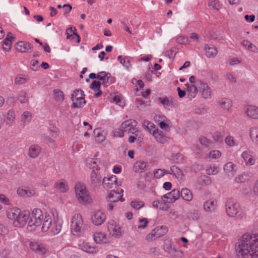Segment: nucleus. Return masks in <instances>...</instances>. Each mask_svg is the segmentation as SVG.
Returning <instances> with one entry per match:
<instances>
[{
	"label": "nucleus",
	"instance_id": "3",
	"mask_svg": "<svg viewBox=\"0 0 258 258\" xmlns=\"http://www.w3.org/2000/svg\"><path fill=\"white\" fill-rule=\"evenodd\" d=\"M43 218L44 216L41 210L38 208L34 209L28 221V227L31 228L29 230H34L36 227L40 226Z\"/></svg>",
	"mask_w": 258,
	"mask_h": 258
},
{
	"label": "nucleus",
	"instance_id": "32",
	"mask_svg": "<svg viewBox=\"0 0 258 258\" xmlns=\"http://www.w3.org/2000/svg\"><path fill=\"white\" fill-rule=\"evenodd\" d=\"M41 151V149L39 146L33 145L29 148L28 155L32 158H35L39 155Z\"/></svg>",
	"mask_w": 258,
	"mask_h": 258
},
{
	"label": "nucleus",
	"instance_id": "19",
	"mask_svg": "<svg viewBox=\"0 0 258 258\" xmlns=\"http://www.w3.org/2000/svg\"><path fill=\"white\" fill-rule=\"evenodd\" d=\"M180 197V191L178 189H174L171 192L162 196L163 198L169 200V203H172Z\"/></svg>",
	"mask_w": 258,
	"mask_h": 258
},
{
	"label": "nucleus",
	"instance_id": "46",
	"mask_svg": "<svg viewBox=\"0 0 258 258\" xmlns=\"http://www.w3.org/2000/svg\"><path fill=\"white\" fill-rule=\"evenodd\" d=\"M250 137L253 142L258 144V127H253L250 128Z\"/></svg>",
	"mask_w": 258,
	"mask_h": 258
},
{
	"label": "nucleus",
	"instance_id": "14",
	"mask_svg": "<svg viewBox=\"0 0 258 258\" xmlns=\"http://www.w3.org/2000/svg\"><path fill=\"white\" fill-rule=\"evenodd\" d=\"M30 248L36 253L43 255L46 252L44 245L39 242H31L30 243Z\"/></svg>",
	"mask_w": 258,
	"mask_h": 258
},
{
	"label": "nucleus",
	"instance_id": "60",
	"mask_svg": "<svg viewBox=\"0 0 258 258\" xmlns=\"http://www.w3.org/2000/svg\"><path fill=\"white\" fill-rule=\"evenodd\" d=\"M101 82L98 81H93L90 85V88L94 91H99L100 88Z\"/></svg>",
	"mask_w": 258,
	"mask_h": 258
},
{
	"label": "nucleus",
	"instance_id": "50",
	"mask_svg": "<svg viewBox=\"0 0 258 258\" xmlns=\"http://www.w3.org/2000/svg\"><path fill=\"white\" fill-rule=\"evenodd\" d=\"M221 156V153L219 150H213L209 152L207 157L210 160L217 159Z\"/></svg>",
	"mask_w": 258,
	"mask_h": 258
},
{
	"label": "nucleus",
	"instance_id": "1",
	"mask_svg": "<svg viewBox=\"0 0 258 258\" xmlns=\"http://www.w3.org/2000/svg\"><path fill=\"white\" fill-rule=\"evenodd\" d=\"M236 250L243 258H258V234L242 235Z\"/></svg>",
	"mask_w": 258,
	"mask_h": 258
},
{
	"label": "nucleus",
	"instance_id": "43",
	"mask_svg": "<svg viewBox=\"0 0 258 258\" xmlns=\"http://www.w3.org/2000/svg\"><path fill=\"white\" fill-rule=\"evenodd\" d=\"M54 187L62 192H66L68 189V187L66 182L59 180L55 183Z\"/></svg>",
	"mask_w": 258,
	"mask_h": 258
},
{
	"label": "nucleus",
	"instance_id": "55",
	"mask_svg": "<svg viewBox=\"0 0 258 258\" xmlns=\"http://www.w3.org/2000/svg\"><path fill=\"white\" fill-rule=\"evenodd\" d=\"M208 6L211 9L218 11L220 8V4L218 0H209Z\"/></svg>",
	"mask_w": 258,
	"mask_h": 258
},
{
	"label": "nucleus",
	"instance_id": "30",
	"mask_svg": "<svg viewBox=\"0 0 258 258\" xmlns=\"http://www.w3.org/2000/svg\"><path fill=\"white\" fill-rule=\"evenodd\" d=\"M224 170L228 176H232L236 171V166L233 163L229 162L224 165Z\"/></svg>",
	"mask_w": 258,
	"mask_h": 258
},
{
	"label": "nucleus",
	"instance_id": "54",
	"mask_svg": "<svg viewBox=\"0 0 258 258\" xmlns=\"http://www.w3.org/2000/svg\"><path fill=\"white\" fill-rule=\"evenodd\" d=\"M117 59L119 60L120 63L127 69L131 67V64L128 57L122 58V56L119 55L118 56Z\"/></svg>",
	"mask_w": 258,
	"mask_h": 258
},
{
	"label": "nucleus",
	"instance_id": "12",
	"mask_svg": "<svg viewBox=\"0 0 258 258\" xmlns=\"http://www.w3.org/2000/svg\"><path fill=\"white\" fill-rule=\"evenodd\" d=\"M197 82L198 84L200 85L199 87L202 91L203 97L205 99L211 98L212 97V90L208 84L200 80H197Z\"/></svg>",
	"mask_w": 258,
	"mask_h": 258
},
{
	"label": "nucleus",
	"instance_id": "28",
	"mask_svg": "<svg viewBox=\"0 0 258 258\" xmlns=\"http://www.w3.org/2000/svg\"><path fill=\"white\" fill-rule=\"evenodd\" d=\"M241 157L246 165H252L255 163V159L249 151H244L241 154Z\"/></svg>",
	"mask_w": 258,
	"mask_h": 258
},
{
	"label": "nucleus",
	"instance_id": "58",
	"mask_svg": "<svg viewBox=\"0 0 258 258\" xmlns=\"http://www.w3.org/2000/svg\"><path fill=\"white\" fill-rule=\"evenodd\" d=\"M219 169L215 166H210L206 170V173L208 175H215L219 172Z\"/></svg>",
	"mask_w": 258,
	"mask_h": 258
},
{
	"label": "nucleus",
	"instance_id": "41",
	"mask_svg": "<svg viewBox=\"0 0 258 258\" xmlns=\"http://www.w3.org/2000/svg\"><path fill=\"white\" fill-rule=\"evenodd\" d=\"M186 85L187 88L188 96L191 98H195L198 92L197 87L194 85H189L188 84Z\"/></svg>",
	"mask_w": 258,
	"mask_h": 258
},
{
	"label": "nucleus",
	"instance_id": "53",
	"mask_svg": "<svg viewBox=\"0 0 258 258\" xmlns=\"http://www.w3.org/2000/svg\"><path fill=\"white\" fill-rule=\"evenodd\" d=\"M226 144L230 146L233 147L234 146L238 145V143L237 140H236L234 137L232 136H228L225 138V140Z\"/></svg>",
	"mask_w": 258,
	"mask_h": 258
},
{
	"label": "nucleus",
	"instance_id": "13",
	"mask_svg": "<svg viewBox=\"0 0 258 258\" xmlns=\"http://www.w3.org/2000/svg\"><path fill=\"white\" fill-rule=\"evenodd\" d=\"M164 249L171 256H177L178 257H181L183 255L182 250H177L172 247V244L170 241H167L164 243Z\"/></svg>",
	"mask_w": 258,
	"mask_h": 258
},
{
	"label": "nucleus",
	"instance_id": "63",
	"mask_svg": "<svg viewBox=\"0 0 258 258\" xmlns=\"http://www.w3.org/2000/svg\"><path fill=\"white\" fill-rule=\"evenodd\" d=\"M195 112L199 114H204L207 112V108L203 105L197 107L195 109Z\"/></svg>",
	"mask_w": 258,
	"mask_h": 258
},
{
	"label": "nucleus",
	"instance_id": "20",
	"mask_svg": "<svg viewBox=\"0 0 258 258\" xmlns=\"http://www.w3.org/2000/svg\"><path fill=\"white\" fill-rule=\"evenodd\" d=\"M79 248L82 250L91 253H96L98 250L95 246H92L89 243L83 242L79 244Z\"/></svg>",
	"mask_w": 258,
	"mask_h": 258
},
{
	"label": "nucleus",
	"instance_id": "18",
	"mask_svg": "<svg viewBox=\"0 0 258 258\" xmlns=\"http://www.w3.org/2000/svg\"><path fill=\"white\" fill-rule=\"evenodd\" d=\"M17 194L19 196L24 198H29L35 195V190L33 188H18L17 189Z\"/></svg>",
	"mask_w": 258,
	"mask_h": 258
},
{
	"label": "nucleus",
	"instance_id": "42",
	"mask_svg": "<svg viewBox=\"0 0 258 258\" xmlns=\"http://www.w3.org/2000/svg\"><path fill=\"white\" fill-rule=\"evenodd\" d=\"M20 209L18 208H12L8 210L7 212V217L9 219L14 220L17 216L19 215L21 212Z\"/></svg>",
	"mask_w": 258,
	"mask_h": 258
},
{
	"label": "nucleus",
	"instance_id": "56",
	"mask_svg": "<svg viewBox=\"0 0 258 258\" xmlns=\"http://www.w3.org/2000/svg\"><path fill=\"white\" fill-rule=\"evenodd\" d=\"M199 141L202 145L206 147H210L212 143V141L205 137H201L199 138Z\"/></svg>",
	"mask_w": 258,
	"mask_h": 258
},
{
	"label": "nucleus",
	"instance_id": "39",
	"mask_svg": "<svg viewBox=\"0 0 258 258\" xmlns=\"http://www.w3.org/2000/svg\"><path fill=\"white\" fill-rule=\"evenodd\" d=\"M157 99V101L163 106L164 108H168L170 107H172L173 105L172 100H170L169 98L167 97H158Z\"/></svg>",
	"mask_w": 258,
	"mask_h": 258
},
{
	"label": "nucleus",
	"instance_id": "9",
	"mask_svg": "<svg viewBox=\"0 0 258 258\" xmlns=\"http://www.w3.org/2000/svg\"><path fill=\"white\" fill-rule=\"evenodd\" d=\"M29 218V215L26 211L20 212L19 215L17 216L13 220V225L17 227H21L25 225L26 221Z\"/></svg>",
	"mask_w": 258,
	"mask_h": 258
},
{
	"label": "nucleus",
	"instance_id": "26",
	"mask_svg": "<svg viewBox=\"0 0 258 258\" xmlns=\"http://www.w3.org/2000/svg\"><path fill=\"white\" fill-rule=\"evenodd\" d=\"M93 237L94 241L97 243H106L109 241L106 234L101 232L95 233Z\"/></svg>",
	"mask_w": 258,
	"mask_h": 258
},
{
	"label": "nucleus",
	"instance_id": "31",
	"mask_svg": "<svg viewBox=\"0 0 258 258\" xmlns=\"http://www.w3.org/2000/svg\"><path fill=\"white\" fill-rule=\"evenodd\" d=\"M217 207V202L213 200H209L206 201L204 204V210L208 212L214 211Z\"/></svg>",
	"mask_w": 258,
	"mask_h": 258
},
{
	"label": "nucleus",
	"instance_id": "29",
	"mask_svg": "<svg viewBox=\"0 0 258 258\" xmlns=\"http://www.w3.org/2000/svg\"><path fill=\"white\" fill-rule=\"evenodd\" d=\"M91 181L92 184L97 186L99 184L101 181L102 177L98 172V169L96 170H93L90 175Z\"/></svg>",
	"mask_w": 258,
	"mask_h": 258
},
{
	"label": "nucleus",
	"instance_id": "2",
	"mask_svg": "<svg viewBox=\"0 0 258 258\" xmlns=\"http://www.w3.org/2000/svg\"><path fill=\"white\" fill-rule=\"evenodd\" d=\"M225 210L227 215L231 217L242 219L246 215L245 208L235 200L229 198L225 202Z\"/></svg>",
	"mask_w": 258,
	"mask_h": 258
},
{
	"label": "nucleus",
	"instance_id": "23",
	"mask_svg": "<svg viewBox=\"0 0 258 258\" xmlns=\"http://www.w3.org/2000/svg\"><path fill=\"white\" fill-rule=\"evenodd\" d=\"M111 78V74L104 71L99 72L97 74V78L99 80L101 83L104 85L109 84V79Z\"/></svg>",
	"mask_w": 258,
	"mask_h": 258
},
{
	"label": "nucleus",
	"instance_id": "45",
	"mask_svg": "<svg viewBox=\"0 0 258 258\" xmlns=\"http://www.w3.org/2000/svg\"><path fill=\"white\" fill-rule=\"evenodd\" d=\"M170 159L173 163L180 164L183 162V156L179 153L173 154Z\"/></svg>",
	"mask_w": 258,
	"mask_h": 258
},
{
	"label": "nucleus",
	"instance_id": "59",
	"mask_svg": "<svg viewBox=\"0 0 258 258\" xmlns=\"http://www.w3.org/2000/svg\"><path fill=\"white\" fill-rule=\"evenodd\" d=\"M131 206L136 210H139L144 206V203L142 201H132L131 203Z\"/></svg>",
	"mask_w": 258,
	"mask_h": 258
},
{
	"label": "nucleus",
	"instance_id": "49",
	"mask_svg": "<svg viewBox=\"0 0 258 258\" xmlns=\"http://www.w3.org/2000/svg\"><path fill=\"white\" fill-rule=\"evenodd\" d=\"M169 173L168 170L161 169H156L153 171L154 176L156 178H160Z\"/></svg>",
	"mask_w": 258,
	"mask_h": 258
},
{
	"label": "nucleus",
	"instance_id": "57",
	"mask_svg": "<svg viewBox=\"0 0 258 258\" xmlns=\"http://www.w3.org/2000/svg\"><path fill=\"white\" fill-rule=\"evenodd\" d=\"M27 93L24 91H21L19 93L18 99L21 103H25L28 101L26 98Z\"/></svg>",
	"mask_w": 258,
	"mask_h": 258
},
{
	"label": "nucleus",
	"instance_id": "21",
	"mask_svg": "<svg viewBox=\"0 0 258 258\" xmlns=\"http://www.w3.org/2000/svg\"><path fill=\"white\" fill-rule=\"evenodd\" d=\"M15 39V37L11 32H9L7 34V37L5 39L3 42V48L4 50L9 51L11 48L12 44V40Z\"/></svg>",
	"mask_w": 258,
	"mask_h": 258
},
{
	"label": "nucleus",
	"instance_id": "48",
	"mask_svg": "<svg viewBox=\"0 0 258 258\" xmlns=\"http://www.w3.org/2000/svg\"><path fill=\"white\" fill-rule=\"evenodd\" d=\"M249 178V174L247 173L244 172L236 177L235 181L237 183H243L248 180Z\"/></svg>",
	"mask_w": 258,
	"mask_h": 258
},
{
	"label": "nucleus",
	"instance_id": "40",
	"mask_svg": "<svg viewBox=\"0 0 258 258\" xmlns=\"http://www.w3.org/2000/svg\"><path fill=\"white\" fill-rule=\"evenodd\" d=\"M153 231L155 234L156 237H160L165 235L168 231V229L166 226H161L157 227Z\"/></svg>",
	"mask_w": 258,
	"mask_h": 258
},
{
	"label": "nucleus",
	"instance_id": "17",
	"mask_svg": "<svg viewBox=\"0 0 258 258\" xmlns=\"http://www.w3.org/2000/svg\"><path fill=\"white\" fill-rule=\"evenodd\" d=\"M4 121L6 124L12 125L16 119V113L13 109L9 110L4 115Z\"/></svg>",
	"mask_w": 258,
	"mask_h": 258
},
{
	"label": "nucleus",
	"instance_id": "5",
	"mask_svg": "<svg viewBox=\"0 0 258 258\" xmlns=\"http://www.w3.org/2000/svg\"><path fill=\"white\" fill-rule=\"evenodd\" d=\"M71 232L74 235L79 236L83 231V221L80 214H76L72 219Z\"/></svg>",
	"mask_w": 258,
	"mask_h": 258
},
{
	"label": "nucleus",
	"instance_id": "15",
	"mask_svg": "<svg viewBox=\"0 0 258 258\" xmlns=\"http://www.w3.org/2000/svg\"><path fill=\"white\" fill-rule=\"evenodd\" d=\"M16 49L20 52H27L32 51L33 46L29 42L25 41H19L16 44Z\"/></svg>",
	"mask_w": 258,
	"mask_h": 258
},
{
	"label": "nucleus",
	"instance_id": "8",
	"mask_svg": "<svg viewBox=\"0 0 258 258\" xmlns=\"http://www.w3.org/2000/svg\"><path fill=\"white\" fill-rule=\"evenodd\" d=\"M29 218V215L26 211L20 212L19 215L17 216L13 220V225L17 227H21L25 225L26 221Z\"/></svg>",
	"mask_w": 258,
	"mask_h": 258
},
{
	"label": "nucleus",
	"instance_id": "38",
	"mask_svg": "<svg viewBox=\"0 0 258 258\" xmlns=\"http://www.w3.org/2000/svg\"><path fill=\"white\" fill-rule=\"evenodd\" d=\"M122 195L114 190H111L108 196V201L111 203H116L121 198Z\"/></svg>",
	"mask_w": 258,
	"mask_h": 258
},
{
	"label": "nucleus",
	"instance_id": "22",
	"mask_svg": "<svg viewBox=\"0 0 258 258\" xmlns=\"http://www.w3.org/2000/svg\"><path fill=\"white\" fill-rule=\"evenodd\" d=\"M245 112L249 117L253 119H258V108L257 107L253 105L248 106Z\"/></svg>",
	"mask_w": 258,
	"mask_h": 258
},
{
	"label": "nucleus",
	"instance_id": "25",
	"mask_svg": "<svg viewBox=\"0 0 258 258\" xmlns=\"http://www.w3.org/2000/svg\"><path fill=\"white\" fill-rule=\"evenodd\" d=\"M147 166L146 162L143 161H138L134 164L133 170L135 172L142 173L145 171Z\"/></svg>",
	"mask_w": 258,
	"mask_h": 258
},
{
	"label": "nucleus",
	"instance_id": "7",
	"mask_svg": "<svg viewBox=\"0 0 258 258\" xmlns=\"http://www.w3.org/2000/svg\"><path fill=\"white\" fill-rule=\"evenodd\" d=\"M137 125V122L134 119H129L123 122L120 126L122 132H127L129 134H133L138 136L140 132L136 126Z\"/></svg>",
	"mask_w": 258,
	"mask_h": 258
},
{
	"label": "nucleus",
	"instance_id": "62",
	"mask_svg": "<svg viewBox=\"0 0 258 258\" xmlns=\"http://www.w3.org/2000/svg\"><path fill=\"white\" fill-rule=\"evenodd\" d=\"M61 229V226L60 224L54 223L51 230L54 235H56L60 232Z\"/></svg>",
	"mask_w": 258,
	"mask_h": 258
},
{
	"label": "nucleus",
	"instance_id": "44",
	"mask_svg": "<svg viewBox=\"0 0 258 258\" xmlns=\"http://www.w3.org/2000/svg\"><path fill=\"white\" fill-rule=\"evenodd\" d=\"M32 116L30 112L26 111L23 113L21 116V121L23 124H26L31 121Z\"/></svg>",
	"mask_w": 258,
	"mask_h": 258
},
{
	"label": "nucleus",
	"instance_id": "47",
	"mask_svg": "<svg viewBox=\"0 0 258 258\" xmlns=\"http://www.w3.org/2000/svg\"><path fill=\"white\" fill-rule=\"evenodd\" d=\"M53 95L55 99L57 102H61L64 99V94L63 92L59 89H54L53 90Z\"/></svg>",
	"mask_w": 258,
	"mask_h": 258
},
{
	"label": "nucleus",
	"instance_id": "51",
	"mask_svg": "<svg viewBox=\"0 0 258 258\" xmlns=\"http://www.w3.org/2000/svg\"><path fill=\"white\" fill-rule=\"evenodd\" d=\"M143 127L147 130L149 132L152 134L153 130H156L155 125L152 122L149 121H145L143 123Z\"/></svg>",
	"mask_w": 258,
	"mask_h": 258
},
{
	"label": "nucleus",
	"instance_id": "6",
	"mask_svg": "<svg viewBox=\"0 0 258 258\" xmlns=\"http://www.w3.org/2000/svg\"><path fill=\"white\" fill-rule=\"evenodd\" d=\"M84 96L85 94L83 90L81 89L74 90L71 98L73 101L71 107L73 108L83 107L86 103Z\"/></svg>",
	"mask_w": 258,
	"mask_h": 258
},
{
	"label": "nucleus",
	"instance_id": "64",
	"mask_svg": "<svg viewBox=\"0 0 258 258\" xmlns=\"http://www.w3.org/2000/svg\"><path fill=\"white\" fill-rule=\"evenodd\" d=\"M39 68V62L37 60L33 59L31 61V68L32 70L36 71L38 70Z\"/></svg>",
	"mask_w": 258,
	"mask_h": 258
},
{
	"label": "nucleus",
	"instance_id": "10",
	"mask_svg": "<svg viewBox=\"0 0 258 258\" xmlns=\"http://www.w3.org/2000/svg\"><path fill=\"white\" fill-rule=\"evenodd\" d=\"M108 230L110 234L113 236L119 237L122 234L120 227L113 220H111L108 222Z\"/></svg>",
	"mask_w": 258,
	"mask_h": 258
},
{
	"label": "nucleus",
	"instance_id": "16",
	"mask_svg": "<svg viewBox=\"0 0 258 258\" xmlns=\"http://www.w3.org/2000/svg\"><path fill=\"white\" fill-rule=\"evenodd\" d=\"M117 177L115 175H112L110 177H104L103 178L102 183L104 188L106 189H111L116 185Z\"/></svg>",
	"mask_w": 258,
	"mask_h": 258
},
{
	"label": "nucleus",
	"instance_id": "36",
	"mask_svg": "<svg viewBox=\"0 0 258 258\" xmlns=\"http://www.w3.org/2000/svg\"><path fill=\"white\" fill-rule=\"evenodd\" d=\"M180 196L182 199L186 201L190 202L192 200V194L188 188H182L180 192Z\"/></svg>",
	"mask_w": 258,
	"mask_h": 258
},
{
	"label": "nucleus",
	"instance_id": "52",
	"mask_svg": "<svg viewBox=\"0 0 258 258\" xmlns=\"http://www.w3.org/2000/svg\"><path fill=\"white\" fill-rule=\"evenodd\" d=\"M168 172H169L168 174H173L176 177H179L182 174L180 169L174 165L171 166L170 170H168Z\"/></svg>",
	"mask_w": 258,
	"mask_h": 258
},
{
	"label": "nucleus",
	"instance_id": "27",
	"mask_svg": "<svg viewBox=\"0 0 258 258\" xmlns=\"http://www.w3.org/2000/svg\"><path fill=\"white\" fill-rule=\"evenodd\" d=\"M97 156L98 153H96L94 158H88L86 159V162L88 167L90 169L97 168L99 164L100 163V160L96 158Z\"/></svg>",
	"mask_w": 258,
	"mask_h": 258
},
{
	"label": "nucleus",
	"instance_id": "4",
	"mask_svg": "<svg viewBox=\"0 0 258 258\" xmlns=\"http://www.w3.org/2000/svg\"><path fill=\"white\" fill-rule=\"evenodd\" d=\"M76 198L79 203L86 204L90 202V198L85 185L83 183H78L75 186Z\"/></svg>",
	"mask_w": 258,
	"mask_h": 258
},
{
	"label": "nucleus",
	"instance_id": "33",
	"mask_svg": "<svg viewBox=\"0 0 258 258\" xmlns=\"http://www.w3.org/2000/svg\"><path fill=\"white\" fill-rule=\"evenodd\" d=\"M43 220L42 230L43 232H46L51 225L52 218L50 215L46 214Z\"/></svg>",
	"mask_w": 258,
	"mask_h": 258
},
{
	"label": "nucleus",
	"instance_id": "37",
	"mask_svg": "<svg viewBox=\"0 0 258 258\" xmlns=\"http://www.w3.org/2000/svg\"><path fill=\"white\" fill-rule=\"evenodd\" d=\"M218 104L221 108L226 110H229L232 106L231 101L227 98H221L219 100Z\"/></svg>",
	"mask_w": 258,
	"mask_h": 258
},
{
	"label": "nucleus",
	"instance_id": "34",
	"mask_svg": "<svg viewBox=\"0 0 258 258\" xmlns=\"http://www.w3.org/2000/svg\"><path fill=\"white\" fill-rule=\"evenodd\" d=\"M152 135L158 142L164 144L166 142V137L162 134V132L158 129L153 130Z\"/></svg>",
	"mask_w": 258,
	"mask_h": 258
},
{
	"label": "nucleus",
	"instance_id": "11",
	"mask_svg": "<svg viewBox=\"0 0 258 258\" xmlns=\"http://www.w3.org/2000/svg\"><path fill=\"white\" fill-rule=\"evenodd\" d=\"M106 218V215L103 212L98 210L94 212L91 217V220L95 225H100L104 223Z\"/></svg>",
	"mask_w": 258,
	"mask_h": 258
},
{
	"label": "nucleus",
	"instance_id": "35",
	"mask_svg": "<svg viewBox=\"0 0 258 258\" xmlns=\"http://www.w3.org/2000/svg\"><path fill=\"white\" fill-rule=\"evenodd\" d=\"M241 44L245 49L255 53L258 52V48L257 47L247 40H243L241 42Z\"/></svg>",
	"mask_w": 258,
	"mask_h": 258
},
{
	"label": "nucleus",
	"instance_id": "24",
	"mask_svg": "<svg viewBox=\"0 0 258 258\" xmlns=\"http://www.w3.org/2000/svg\"><path fill=\"white\" fill-rule=\"evenodd\" d=\"M204 49L206 56L209 58L215 57L218 53L217 48L212 45H206Z\"/></svg>",
	"mask_w": 258,
	"mask_h": 258
},
{
	"label": "nucleus",
	"instance_id": "61",
	"mask_svg": "<svg viewBox=\"0 0 258 258\" xmlns=\"http://www.w3.org/2000/svg\"><path fill=\"white\" fill-rule=\"evenodd\" d=\"M28 79L21 75H18L15 78V83L17 85H21L25 83Z\"/></svg>",
	"mask_w": 258,
	"mask_h": 258
}]
</instances>
